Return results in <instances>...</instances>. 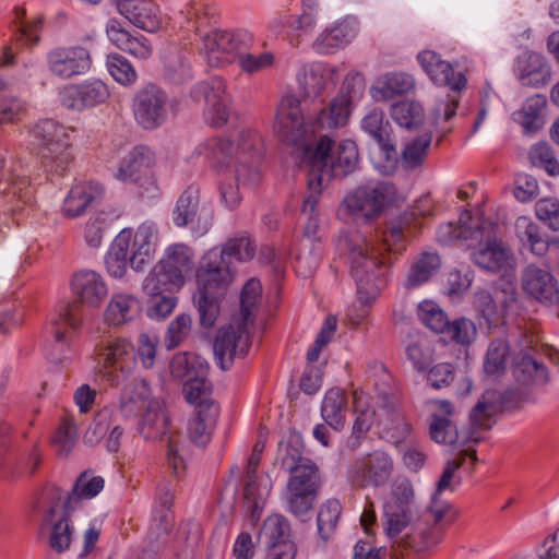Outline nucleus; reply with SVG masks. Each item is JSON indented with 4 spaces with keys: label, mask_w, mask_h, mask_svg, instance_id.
I'll return each mask as SVG.
<instances>
[{
    "label": "nucleus",
    "mask_w": 559,
    "mask_h": 559,
    "mask_svg": "<svg viewBox=\"0 0 559 559\" xmlns=\"http://www.w3.org/2000/svg\"><path fill=\"white\" fill-rule=\"evenodd\" d=\"M193 251L186 245L174 243L166 248L163 258L158 261L173 276L185 284L186 276L193 269Z\"/></svg>",
    "instance_id": "nucleus-42"
},
{
    "label": "nucleus",
    "mask_w": 559,
    "mask_h": 559,
    "mask_svg": "<svg viewBox=\"0 0 559 559\" xmlns=\"http://www.w3.org/2000/svg\"><path fill=\"white\" fill-rule=\"evenodd\" d=\"M103 187L96 182H80L71 188L62 205V213L69 218H75L98 203L103 198Z\"/></svg>",
    "instance_id": "nucleus-32"
},
{
    "label": "nucleus",
    "mask_w": 559,
    "mask_h": 559,
    "mask_svg": "<svg viewBox=\"0 0 559 559\" xmlns=\"http://www.w3.org/2000/svg\"><path fill=\"white\" fill-rule=\"evenodd\" d=\"M341 513L342 506L336 499H330L320 507L317 526L318 534L323 542H326L334 534Z\"/></svg>",
    "instance_id": "nucleus-62"
},
{
    "label": "nucleus",
    "mask_w": 559,
    "mask_h": 559,
    "mask_svg": "<svg viewBox=\"0 0 559 559\" xmlns=\"http://www.w3.org/2000/svg\"><path fill=\"white\" fill-rule=\"evenodd\" d=\"M131 230L122 229L115 238L106 255L105 263L108 273L117 278L122 277L129 264V246Z\"/></svg>",
    "instance_id": "nucleus-46"
},
{
    "label": "nucleus",
    "mask_w": 559,
    "mask_h": 559,
    "mask_svg": "<svg viewBox=\"0 0 559 559\" xmlns=\"http://www.w3.org/2000/svg\"><path fill=\"white\" fill-rule=\"evenodd\" d=\"M417 60L436 85L448 86L452 92H462L466 87L467 79L464 73L455 72L453 66L443 60L438 52L420 51L417 55Z\"/></svg>",
    "instance_id": "nucleus-25"
},
{
    "label": "nucleus",
    "mask_w": 559,
    "mask_h": 559,
    "mask_svg": "<svg viewBox=\"0 0 559 559\" xmlns=\"http://www.w3.org/2000/svg\"><path fill=\"white\" fill-rule=\"evenodd\" d=\"M104 479L100 476H94L87 472L82 473L70 493L67 495L63 506L67 512L76 509L80 501L96 497L104 488Z\"/></svg>",
    "instance_id": "nucleus-47"
},
{
    "label": "nucleus",
    "mask_w": 559,
    "mask_h": 559,
    "mask_svg": "<svg viewBox=\"0 0 559 559\" xmlns=\"http://www.w3.org/2000/svg\"><path fill=\"white\" fill-rule=\"evenodd\" d=\"M102 376L112 386L119 385L135 368L134 346L124 338L108 341L99 345Z\"/></svg>",
    "instance_id": "nucleus-12"
},
{
    "label": "nucleus",
    "mask_w": 559,
    "mask_h": 559,
    "mask_svg": "<svg viewBox=\"0 0 559 559\" xmlns=\"http://www.w3.org/2000/svg\"><path fill=\"white\" fill-rule=\"evenodd\" d=\"M271 491V484H261L257 480V473L246 472L243 480V500L248 509L251 511L252 516L263 508L265 500Z\"/></svg>",
    "instance_id": "nucleus-58"
},
{
    "label": "nucleus",
    "mask_w": 559,
    "mask_h": 559,
    "mask_svg": "<svg viewBox=\"0 0 559 559\" xmlns=\"http://www.w3.org/2000/svg\"><path fill=\"white\" fill-rule=\"evenodd\" d=\"M483 222L478 218L467 216L465 221L460 219V225L445 223L439 226L437 230V240L439 243L448 246L457 241L474 243L475 238L481 236Z\"/></svg>",
    "instance_id": "nucleus-39"
},
{
    "label": "nucleus",
    "mask_w": 559,
    "mask_h": 559,
    "mask_svg": "<svg viewBox=\"0 0 559 559\" xmlns=\"http://www.w3.org/2000/svg\"><path fill=\"white\" fill-rule=\"evenodd\" d=\"M514 74L523 86L539 88L551 80V70L544 56L526 50L515 61Z\"/></svg>",
    "instance_id": "nucleus-28"
},
{
    "label": "nucleus",
    "mask_w": 559,
    "mask_h": 559,
    "mask_svg": "<svg viewBox=\"0 0 559 559\" xmlns=\"http://www.w3.org/2000/svg\"><path fill=\"white\" fill-rule=\"evenodd\" d=\"M106 34L117 48L138 59H147L153 52L152 45L145 36L139 33L131 34L116 19L107 22Z\"/></svg>",
    "instance_id": "nucleus-30"
},
{
    "label": "nucleus",
    "mask_w": 559,
    "mask_h": 559,
    "mask_svg": "<svg viewBox=\"0 0 559 559\" xmlns=\"http://www.w3.org/2000/svg\"><path fill=\"white\" fill-rule=\"evenodd\" d=\"M361 128L376 140L388 162L396 160L397 153L390 140V122L385 120L382 110H370L362 118Z\"/></svg>",
    "instance_id": "nucleus-37"
},
{
    "label": "nucleus",
    "mask_w": 559,
    "mask_h": 559,
    "mask_svg": "<svg viewBox=\"0 0 559 559\" xmlns=\"http://www.w3.org/2000/svg\"><path fill=\"white\" fill-rule=\"evenodd\" d=\"M209 366L200 356L193 354H177L170 361L171 374L186 383V380L207 376Z\"/></svg>",
    "instance_id": "nucleus-51"
},
{
    "label": "nucleus",
    "mask_w": 559,
    "mask_h": 559,
    "mask_svg": "<svg viewBox=\"0 0 559 559\" xmlns=\"http://www.w3.org/2000/svg\"><path fill=\"white\" fill-rule=\"evenodd\" d=\"M152 397L148 383L144 379H133L128 382L120 394L118 408L126 418H133L144 411Z\"/></svg>",
    "instance_id": "nucleus-35"
},
{
    "label": "nucleus",
    "mask_w": 559,
    "mask_h": 559,
    "mask_svg": "<svg viewBox=\"0 0 559 559\" xmlns=\"http://www.w3.org/2000/svg\"><path fill=\"white\" fill-rule=\"evenodd\" d=\"M258 136L254 133L246 132L240 135V142L237 145V166L236 180L242 183H255L259 181L260 174L258 163L259 153L255 152Z\"/></svg>",
    "instance_id": "nucleus-31"
},
{
    "label": "nucleus",
    "mask_w": 559,
    "mask_h": 559,
    "mask_svg": "<svg viewBox=\"0 0 559 559\" xmlns=\"http://www.w3.org/2000/svg\"><path fill=\"white\" fill-rule=\"evenodd\" d=\"M359 162L357 144L353 140H343L337 145L328 135H321L311 150L306 151L307 163L311 167L309 179L343 177L353 173Z\"/></svg>",
    "instance_id": "nucleus-5"
},
{
    "label": "nucleus",
    "mask_w": 559,
    "mask_h": 559,
    "mask_svg": "<svg viewBox=\"0 0 559 559\" xmlns=\"http://www.w3.org/2000/svg\"><path fill=\"white\" fill-rule=\"evenodd\" d=\"M418 318L423 324L435 333L442 334L449 323L445 312L433 301L425 300L418 305Z\"/></svg>",
    "instance_id": "nucleus-64"
},
{
    "label": "nucleus",
    "mask_w": 559,
    "mask_h": 559,
    "mask_svg": "<svg viewBox=\"0 0 559 559\" xmlns=\"http://www.w3.org/2000/svg\"><path fill=\"white\" fill-rule=\"evenodd\" d=\"M277 462L282 469L290 473V476L297 474V471L301 467H309L314 472L319 471V467L310 459L301 455V450L296 443L287 442L286 444H280Z\"/></svg>",
    "instance_id": "nucleus-57"
},
{
    "label": "nucleus",
    "mask_w": 559,
    "mask_h": 559,
    "mask_svg": "<svg viewBox=\"0 0 559 559\" xmlns=\"http://www.w3.org/2000/svg\"><path fill=\"white\" fill-rule=\"evenodd\" d=\"M158 240L155 223L146 221L135 230L129 246V264L135 272H142L154 259Z\"/></svg>",
    "instance_id": "nucleus-26"
},
{
    "label": "nucleus",
    "mask_w": 559,
    "mask_h": 559,
    "mask_svg": "<svg viewBox=\"0 0 559 559\" xmlns=\"http://www.w3.org/2000/svg\"><path fill=\"white\" fill-rule=\"evenodd\" d=\"M274 132L278 139L288 145L301 150L302 162L306 159V151L311 150L309 144L310 133L319 131L317 123L309 127L305 124L298 98L286 95L282 98L275 116Z\"/></svg>",
    "instance_id": "nucleus-10"
},
{
    "label": "nucleus",
    "mask_w": 559,
    "mask_h": 559,
    "mask_svg": "<svg viewBox=\"0 0 559 559\" xmlns=\"http://www.w3.org/2000/svg\"><path fill=\"white\" fill-rule=\"evenodd\" d=\"M431 140L432 134L425 132L405 144L401 155V163L406 170H414L424 165Z\"/></svg>",
    "instance_id": "nucleus-55"
},
{
    "label": "nucleus",
    "mask_w": 559,
    "mask_h": 559,
    "mask_svg": "<svg viewBox=\"0 0 559 559\" xmlns=\"http://www.w3.org/2000/svg\"><path fill=\"white\" fill-rule=\"evenodd\" d=\"M527 352H520L513 358V374L522 384H546L548 371L531 353L533 348L526 346Z\"/></svg>",
    "instance_id": "nucleus-40"
},
{
    "label": "nucleus",
    "mask_w": 559,
    "mask_h": 559,
    "mask_svg": "<svg viewBox=\"0 0 559 559\" xmlns=\"http://www.w3.org/2000/svg\"><path fill=\"white\" fill-rule=\"evenodd\" d=\"M5 159L0 155V170L7 186L4 194L10 210L13 212L22 210L23 205L29 204L33 200V189L28 178V167L20 159L12 162L9 169H4Z\"/></svg>",
    "instance_id": "nucleus-22"
},
{
    "label": "nucleus",
    "mask_w": 559,
    "mask_h": 559,
    "mask_svg": "<svg viewBox=\"0 0 559 559\" xmlns=\"http://www.w3.org/2000/svg\"><path fill=\"white\" fill-rule=\"evenodd\" d=\"M182 286L183 284L179 280L175 278L165 267H160V263L157 262L144 278L142 289L146 295L155 297L163 293H173Z\"/></svg>",
    "instance_id": "nucleus-53"
},
{
    "label": "nucleus",
    "mask_w": 559,
    "mask_h": 559,
    "mask_svg": "<svg viewBox=\"0 0 559 559\" xmlns=\"http://www.w3.org/2000/svg\"><path fill=\"white\" fill-rule=\"evenodd\" d=\"M521 281L523 290L539 302L552 305L558 301L557 282L548 270L530 264L523 270Z\"/></svg>",
    "instance_id": "nucleus-27"
},
{
    "label": "nucleus",
    "mask_w": 559,
    "mask_h": 559,
    "mask_svg": "<svg viewBox=\"0 0 559 559\" xmlns=\"http://www.w3.org/2000/svg\"><path fill=\"white\" fill-rule=\"evenodd\" d=\"M419 522L420 512L412 483L408 479L396 480L384 504L383 528L385 535L393 544L414 547L412 532L418 531L423 539V546L419 549L429 548L423 532H428L431 537V526L423 528Z\"/></svg>",
    "instance_id": "nucleus-3"
},
{
    "label": "nucleus",
    "mask_w": 559,
    "mask_h": 559,
    "mask_svg": "<svg viewBox=\"0 0 559 559\" xmlns=\"http://www.w3.org/2000/svg\"><path fill=\"white\" fill-rule=\"evenodd\" d=\"M320 487V473L309 467H301L297 474L290 476L285 490L283 501L285 509L295 516L308 513L317 499Z\"/></svg>",
    "instance_id": "nucleus-14"
},
{
    "label": "nucleus",
    "mask_w": 559,
    "mask_h": 559,
    "mask_svg": "<svg viewBox=\"0 0 559 559\" xmlns=\"http://www.w3.org/2000/svg\"><path fill=\"white\" fill-rule=\"evenodd\" d=\"M219 414L218 405H209L195 411L189 423V436L198 445H204L210 441L211 432L216 425Z\"/></svg>",
    "instance_id": "nucleus-48"
},
{
    "label": "nucleus",
    "mask_w": 559,
    "mask_h": 559,
    "mask_svg": "<svg viewBox=\"0 0 559 559\" xmlns=\"http://www.w3.org/2000/svg\"><path fill=\"white\" fill-rule=\"evenodd\" d=\"M481 231H484L481 236L474 240L477 247L472 252V260L485 271L500 273L501 280L498 282V288H501L506 295L502 302L507 305L508 301H515L514 255L510 248L496 238V226L492 223L483 222Z\"/></svg>",
    "instance_id": "nucleus-4"
},
{
    "label": "nucleus",
    "mask_w": 559,
    "mask_h": 559,
    "mask_svg": "<svg viewBox=\"0 0 559 559\" xmlns=\"http://www.w3.org/2000/svg\"><path fill=\"white\" fill-rule=\"evenodd\" d=\"M182 392L186 401L195 406V411L199 408H205L207 404L217 405L211 397L212 386L207 381L206 376L186 380Z\"/></svg>",
    "instance_id": "nucleus-60"
},
{
    "label": "nucleus",
    "mask_w": 559,
    "mask_h": 559,
    "mask_svg": "<svg viewBox=\"0 0 559 559\" xmlns=\"http://www.w3.org/2000/svg\"><path fill=\"white\" fill-rule=\"evenodd\" d=\"M262 286L257 278H250L243 286L240 295V319L243 323H252L257 307L261 300Z\"/></svg>",
    "instance_id": "nucleus-63"
},
{
    "label": "nucleus",
    "mask_w": 559,
    "mask_h": 559,
    "mask_svg": "<svg viewBox=\"0 0 559 559\" xmlns=\"http://www.w3.org/2000/svg\"><path fill=\"white\" fill-rule=\"evenodd\" d=\"M141 312L140 300L131 294H114L106 307L105 321L112 326L123 325L134 320Z\"/></svg>",
    "instance_id": "nucleus-38"
},
{
    "label": "nucleus",
    "mask_w": 559,
    "mask_h": 559,
    "mask_svg": "<svg viewBox=\"0 0 559 559\" xmlns=\"http://www.w3.org/2000/svg\"><path fill=\"white\" fill-rule=\"evenodd\" d=\"M109 90L100 80H88L81 84L64 86L59 94L62 106L70 110L82 111L105 103L109 98Z\"/></svg>",
    "instance_id": "nucleus-23"
},
{
    "label": "nucleus",
    "mask_w": 559,
    "mask_h": 559,
    "mask_svg": "<svg viewBox=\"0 0 559 559\" xmlns=\"http://www.w3.org/2000/svg\"><path fill=\"white\" fill-rule=\"evenodd\" d=\"M73 130L55 120L37 122L32 131L34 144L48 171L62 175L72 160L71 133Z\"/></svg>",
    "instance_id": "nucleus-7"
},
{
    "label": "nucleus",
    "mask_w": 559,
    "mask_h": 559,
    "mask_svg": "<svg viewBox=\"0 0 559 559\" xmlns=\"http://www.w3.org/2000/svg\"><path fill=\"white\" fill-rule=\"evenodd\" d=\"M253 43L252 35L245 31H221L205 34L203 49L207 62L218 67L230 62L235 57L248 50Z\"/></svg>",
    "instance_id": "nucleus-15"
},
{
    "label": "nucleus",
    "mask_w": 559,
    "mask_h": 559,
    "mask_svg": "<svg viewBox=\"0 0 559 559\" xmlns=\"http://www.w3.org/2000/svg\"><path fill=\"white\" fill-rule=\"evenodd\" d=\"M347 397L342 389L334 388L326 392L322 406L321 415L324 421L335 430L344 427Z\"/></svg>",
    "instance_id": "nucleus-49"
},
{
    "label": "nucleus",
    "mask_w": 559,
    "mask_h": 559,
    "mask_svg": "<svg viewBox=\"0 0 559 559\" xmlns=\"http://www.w3.org/2000/svg\"><path fill=\"white\" fill-rule=\"evenodd\" d=\"M118 12L134 26L153 33L162 27V15L157 4L151 0H115Z\"/></svg>",
    "instance_id": "nucleus-29"
},
{
    "label": "nucleus",
    "mask_w": 559,
    "mask_h": 559,
    "mask_svg": "<svg viewBox=\"0 0 559 559\" xmlns=\"http://www.w3.org/2000/svg\"><path fill=\"white\" fill-rule=\"evenodd\" d=\"M516 236L523 248L536 257L547 253L550 241L540 231V227L526 216H520L515 222Z\"/></svg>",
    "instance_id": "nucleus-45"
},
{
    "label": "nucleus",
    "mask_w": 559,
    "mask_h": 559,
    "mask_svg": "<svg viewBox=\"0 0 559 559\" xmlns=\"http://www.w3.org/2000/svg\"><path fill=\"white\" fill-rule=\"evenodd\" d=\"M438 411L432 414L429 425V433L433 441L443 444H453L457 441L464 442L465 437L460 433L449 417L453 414V405L449 401H436ZM467 439H465L466 441Z\"/></svg>",
    "instance_id": "nucleus-36"
},
{
    "label": "nucleus",
    "mask_w": 559,
    "mask_h": 559,
    "mask_svg": "<svg viewBox=\"0 0 559 559\" xmlns=\"http://www.w3.org/2000/svg\"><path fill=\"white\" fill-rule=\"evenodd\" d=\"M440 258L436 253L424 252L413 263L407 274L405 286L408 289L417 288L428 282L440 267Z\"/></svg>",
    "instance_id": "nucleus-54"
},
{
    "label": "nucleus",
    "mask_w": 559,
    "mask_h": 559,
    "mask_svg": "<svg viewBox=\"0 0 559 559\" xmlns=\"http://www.w3.org/2000/svg\"><path fill=\"white\" fill-rule=\"evenodd\" d=\"M64 499L63 491L55 486L46 487L38 502V509L43 513L39 534L48 537V544L56 552H63L69 549L73 527L64 506L60 503Z\"/></svg>",
    "instance_id": "nucleus-9"
},
{
    "label": "nucleus",
    "mask_w": 559,
    "mask_h": 559,
    "mask_svg": "<svg viewBox=\"0 0 559 559\" xmlns=\"http://www.w3.org/2000/svg\"><path fill=\"white\" fill-rule=\"evenodd\" d=\"M234 153L235 146L230 141L214 138L200 143L194 148L191 158H203L213 167H223L229 165Z\"/></svg>",
    "instance_id": "nucleus-43"
},
{
    "label": "nucleus",
    "mask_w": 559,
    "mask_h": 559,
    "mask_svg": "<svg viewBox=\"0 0 559 559\" xmlns=\"http://www.w3.org/2000/svg\"><path fill=\"white\" fill-rule=\"evenodd\" d=\"M138 431L145 440H157L169 433L167 440V465L173 475L181 477L186 471L183 442L179 436L170 433L169 416L158 399L151 400L138 423Z\"/></svg>",
    "instance_id": "nucleus-8"
},
{
    "label": "nucleus",
    "mask_w": 559,
    "mask_h": 559,
    "mask_svg": "<svg viewBox=\"0 0 559 559\" xmlns=\"http://www.w3.org/2000/svg\"><path fill=\"white\" fill-rule=\"evenodd\" d=\"M290 525L287 519L282 515L275 514L269 516L260 533V538L265 544L267 550L281 548L284 544H294L289 539Z\"/></svg>",
    "instance_id": "nucleus-52"
},
{
    "label": "nucleus",
    "mask_w": 559,
    "mask_h": 559,
    "mask_svg": "<svg viewBox=\"0 0 559 559\" xmlns=\"http://www.w3.org/2000/svg\"><path fill=\"white\" fill-rule=\"evenodd\" d=\"M233 262L219 248L209 250L197 270L199 288L223 293L233 282Z\"/></svg>",
    "instance_id": "nucleus-17"
},
{
    "label": "nucleus",
    "mask_w": 559,
    "mask_h": 559,
    "mask_svg": "<svg viewBox=\"0 0 559 559\" xmlns=\"http://www.w3.org/2000/svg\"><path fill=\"white\" fill-rule=\"evenodd\" d=\"M501 406L502 397L500 392L492 389L486 390L469 413L472 431L465 439L478 442L479 438L475 436V430L489 429L492 417L501 409Z\"/></svg>",
    "instance_id": "nucleus-34"
},
{
    "label": "nucleus",
    "mask_w": 559,
    "mask_h": 559,
    "mask_svg": "<svg viewBox=\"0 0 559 559\" xmlns=\"http://www.w3.org/2000/svg\"><path fill=\"white\" fill-rule=\"evenodd\" d=\"M364 91V80L359 73H348L342 84L341 93L330 105L322 108L316 118L319 129H337L346 124L354 99Z\"/></svg>",
    "instance_id": "nucleus-13"
},
{
    "label": "nucleus",
    "mask_w": 559,
    "mask_h": 559,
    "mask_svg": "<svg viewBox=\"0 0 559 559\" xmlns=\"http://www.w3.org/2000/svg\"><path fill=\"white\" fill-rule=\"evenodd\" d=\"M415 87L411 74L395 72L380 76L370 88V95L376 102H386L397 95L408 93Z\"/></svg>",
    "instance_id": "nucleus-41"
},
{
    "label": "nucleus",
    "mask_w": 559,
    "mask_h": 559,
    "mask_svg": "<svg viewBox=\"0 0 559 559\" xmlns=\"http://www.w3.org/2000/svg\"><path fill=\"white\" fill-rule=\"evenodd\" d=\"M169 100L165 91L155 84L140 88L133 98V114L138 123L146 130L162 126L167 117Z\"/></svg>",
    "instance_id": "nucleus-16"
},
{
    "label": "nucleus",
    "mask_w": 559,
    "mask_h": 559,
    "mask_svg": "<svg viewBox=\"0 0 559 559\" xmlns=\"http://www.w3.org/2000/svg\"><path fill=\"white\" fill-rule=\"evenodd\" d=\"M547 100L543 95H535L526 99L521 110V124L525 133H534L544 124L543 110Z\"/></svg>",
    "instance_id": "nucleus-61"
},
{
    "label": "nucleus",
    "mask_w": 559,
    "mask_h": 559,
    "mask_svg": "<svg viewBox=\"0 0 559 559\" xmlns=\"http://www.w3.org/2000/svg\"><path fill=\"white\" fill-rule=\"evenodd\" d=\"M426 213L428 209L414 206L411 213H405L392 225L389 236L382 241L368 239L358 234L345 237L344 245L349 255L352 276L356 283L358 300L362 305L374 301L388 284L392 265L390 252L393 251L390 241L397 243L405 238L406 233L411 235V224Z\"/></svg>",
    "instance_id": "nucleus-1"
},
{
    "label": "nucleus",
    "mask_w": 559,
    "mask_h": 559,
    "mask_svg": "<svg viewBox=\"0 0 559 559\" xmlns=\"http://www.w3.org/2000/svg\"><path fill=\"white\" fill-rule=\"evenodd\" d=\"M391 117L399 126L411 130L424 122L425 111L416 100H401L392 104Z\"/></svg>",
    "instance_id": "nucleus-56"
},
{
    "label": "nucleus",
    "mask_w": 559,
    "mask_h": 559,
    "mask_svg": "<svg viewBox=\"0 0 559 559\" xmlns=\"http://www.w3.org/2000/svg\"><path fill=\"white\" fill-rule=\"evenodd\" d=\"M71 290L78 301L60 307L52 319V333L58 346H63L71 333L78 331L83 323V307L98 308L108 296L105 278L94 270H81L72 276Z\"/></svg>",
    "instance_id": "nucleus-2"
},
{
    "label": "nucleus",
    "mask_w": 559,
    "mask_h": 559,
    "mask_svg": "<svg viewBox=\"0 0 559 559\" xmlns=\"http://www.w3.org/2000/svg\"><path fill=\"white\" fill-rule=\"evenodd\" d=\"M322 192V178L308 179V191L304 197L301 213L307 215V222L304 225V236L308 239L316 237L319 228L318 203Z\"/></svg>",
    "instance_id": "nucleus-50"
},
{
    "label": "nucleus",
    "mask_w": 559,
    "mask_h": 559,
    "mask_svg": "<svg viewBox=\"0 0 559 559\" xmlns=\"http://www.w3.org/2000/svg\"><path fill=\"white\" fill-rule=\"evenodd\" d=\"M221 294L222 293L198 288L197 294L193 296L200 324L205 329L212 328L216 322L219 313L217 295Z\"/></svg>",
    "instance_id": "nucleus-59"
},
{
    "label": "nucleus",
    "mask_w": 559,
    "mask_h": 559,
    "mask_svg": "<svg viewBox=\"0 0 559 559\" xmlns=\"http://www.w3.org/2000/svg\"><path fill=\"white\" fill-rule=\"evenodd\" d=\"M247 326V323L238 320L236 324H229L218 331L213 349L215 360L221 369H229L236 356L247 355L250 347Z\"/></svg>",
    "instance_id": "nucleus-18"
},
{
    "label": "nucleus",
    "mask_w": 559,
    "mask_h": 559,
    "mask_svg": "<svg viewBox=\"0 0 559 559\" xmlns=\"http://www.w3.org/2000/svg\"><path fill=\"white\" fill-rule=\"evenodd\" d=\"M396 194L388 181H370L350 191L341 203L337 216L344 222H369L379 216Z\"/></svg>",
    "instance_id": "nucleus-6"
},
{
    "label": "nucleus",
    "mask_w": 559,
    "mask_h": 559,
    "mask_svg": "<svg viewBox=\"0 0 559 559\" xmlns=\"http://www.w3.org/2000/svg\"><path fill=\"white\" fill-rule=\"evenodd\" d=\"M153 164V154L146 146L133 147L120 162L115 177L122 182H134L144 168Z\"/></svg>",
    "instance_id": "nucleus-44"
},
{
    "label": "nucleus",
    "mask_w": 559,
    "mask_h": 559,
    "mask_svg": "<svg viewBox=\"0 0 559 559\" xmlns=\"http://www.w3.org/2000/svg\"><path fill=\"white\" fill-rule=\"evenodd\" d=\"M336 73V67L314 62L304 67L302 74L298 76L299 85L307 97H317L335 84Z\"/></svg>",
    "instance_id": "nucleus-33"
},
{
    "label": "nucleus",
    "mask_w": 559,
    "mask_h": 559,
    "mask_svg": "<svg viewBox=\"0 0 559 559\" xmlns=\"http://www.w3.org/2000/svg\"><path fill=\"white\" fill-rule=\"evenodd\" d=\"M198 189L189 187L179 197L173 213L174 223L178 227L191 226L198 235L205 234L212 225V213L205 207H200Z\"/></svg>",
    "instance_id": "nucleus-21"
},
{
    "label": "nucleus",
    "mask_w": 559,
    "mask_h": 559,
    "mask_svg": "<svg viewBox=\"0 0 559 559\" xmlns=\"http://www.w3.org/2000/svg\"><path fill=\"white\" fill-rule=\"evenodd\" d=\"M464 460L465 457L462 456L459 460L448 461L443 467L440 479L437 481L436 491L432 495L431 503L427 509L425 519L426 524H430V522L432 523L430 530L432 536L429 537L428 532H423L425 542L428 546L438 544L442 538V530L439 524L448 514L451 506L448 502L442 501L440 499V495L445 490L453 491L460 484V478L456 477L455 474L463 465Z\"/></svg>",
    "instance_id": "nucleus-11"
},
{
    "label": "nucleus",
    "mask_w": 559,
    "mask_h": 559,
    "mask_svg": "<svg viewBox=\"0 0 559 559\" xmlns=\"http://www.w3.org/2000/svg\"><path fill=\"white\" fill-rule=\"evenodd\" d=\"M393 462L390 455L376 450L355 461L350 468V478L359 487H381L392 475Z\"/></svg>",
    "instance_id": "nucleus-19"
},
{
    "label": "nucleus",
    "mask_w": 559,
    "mask_h": 559,
    "mask_svg": "<svg viewBox=\"0 0 559 559\" xmlns=\"http://www.w3.org/2000/svg\"><path fill=\"white\" fill-rule=\"evenodd\" d=\"M49 71L61 79L86 73L92 64L87 49L81 46L59 47L47 55Z\"/></svg>",
    "instance_id": "nucleus-24"
},
{
    "label": "nucleus",
    "mask_w": 559,
    "mask_h": 559,
    "mask_svg": "<svg viewBox=\"0 0 559 559\" xmlns=\"http://www.w3.org/2000/svg\"><path fill=\"white\" fill-rule=\"evenodd\" d=\"M192 94L198 99L201 96L204 98V115L211 126L222 127L228 121L229 96L222 78L214 76L206 82L199 83L194 86Z\"/></svg>",
    "instance_id": "nucleus-20"
}]
</instances>
